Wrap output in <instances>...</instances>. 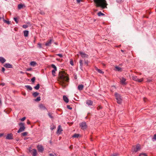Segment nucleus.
Returning <instances> with one entry per match:
<instances>
[{"label": "nucleus", "mask_w": 156, "mask_h": 156, "mask_svg": "<svg viewBox=\"0 0 156 156\" xmlns=\"http://www.w3.org/2000/svg\"><path fill=\"white\" fill-rule=\"evenodd\" d=\"M94 1L97 7H100L102 9L107 8L108 4L106 0H94Z\"/></svg>", "instance_id": "1"}, {"label": "nucleus", "mask_w": 156, "mask_h": 156, "mask_svg": "<svg viewBox=\"0 0 156 156\" xmlns=\"http://www.w3.org/2000/svg\"><path fill=\"white\" fill-rule=\"evenodd\" d=\"M68 75L65 73H63L60 76V83L63 87L66 86L65 82H69V79L68 77Z\"/></svg>", "instance_id": "2"}, {"label": "nucleus", "mask_w": 156, "mask_h": 156, "mask_svg": "<svg viewBox=\"0 0 156 156\" xmlns=\"http://www.w3.org/2000/svg\"><path fill=\"white\" fill-rule=\"evenodd\" d=\"M19 126H20V127L17 133H20V132L23 131L25 129L24 124L23 123L20 122L19 123Z\"/></svg>", "instance_id": "3"}, {"label": "nucleus", "mask_w": 156, "mask_h": 156, "mask_svg": "<svg viewBox=\"0 0 156 156\" xmlns=\"http://www.w3.org/2000/svg\"><path fill=\"white\" fill-rule=\"evenodd\" d=\"M115 96L117 100V102L119 104H121L122 102V99L120 95L117 93H115Z\"/></svg>", "instance_id": "4"}, {"label": "nucleus", "mask_w": 156, "mask_h": 156, "mask_svg": "<svg viewBox=\"0 0 156 156\" xmlns=\"http://www.w3.org/2000/svg\"><path fill=\"white\" fill-rule=\"evenodd\" d=\"M80 126L81 128L83 129H86L87 127V126L86 124V123L85 122H83L80 123Z\"/></svg>", "instance_id": "5"}, {"label": "nucleus", "mask_w": 156, "mask_h": 156, "mask_svg": "<svg viewBox=\"0 0 156 156\" xmlns=\"http://www.w3.org/2000/svg\"><path fill=\"white\" fill-rule=\"evenodd\" d=\"M132 79L134 80L138 81L139 82H140L143 81V79H138L137 76H133L132 77Z\"/></svg>", "instance_id": "6"}, {"label": "nucleus", "mask_w": 156, "mask_h": 156, "mask_svg": "<svg viewBox=\"0 0 156 156\" xmlns=\"http://www.w3.org/2000/svg\"><path fill=\"white\" fill-rule=\"evenodd\" d=\"M79 53L82 58H88V55H87L84 52L80 51Z\"/></svg>", "instance_id": "7"}, {"label": "nucleus", "mask_w": 156, "mask_h": 156, "mask_svg": "<svg viewBox=\"0 0 156 156\" xmlns=\"http://www.w3.org/2000/svg\"><path fill=\"white\" fill-rule=\"evenodd\" d=\"M37 148L38 151L40 152H42L44 150L43 147L41 145L37 146Z\"/></svg>", "instance_id": "8"}, {"label": "nucleus", "mask_w": 156, "mask_h": 156, "mask_svg": "<svg viewBox=\"0 0 156 156\" xmlns=\"http://www.w3.org/2000/svg\"><path fill=\"white\" fill-rule=\"evenodd\" d=\"M133 147L134 148L133 151V152H136L140 149V145L138 144L136 145L135 148L134 147Z\"/></svg>", "instance_id": "9"}, {"label": "nucleus", "mask_w": 156, "mask_h": 156, "mask_svg": "<svg viewBox=\"0 0 156 156\" xmlns=\"http://www.w3.org/2000/svg\"><path fill=\"white\" fill-rule=\"evenodd\" d=\"M121 83L122 84L125 85L126 84V79L123 77H120L119 78Z\"/></svg>", "instance_id": "10"}, {"label": "nucleus", "mask_w": 156, "mask_h": 156, "mask_svg": "<svg viewBox=\"0 0 156 156\" xmlns=\"http://www.w3.org/2000/svg\"><path fill=\"white\" fill-rule=\"evenodd\" d=\"M53 41L52 39H50L47 41L45 45L47 46H50L52 41Z\"/></svg>", "instance_id": "11"}, {"label": "nucleus", "mask_w": 156, "mask_h": 156, "mask_svg": "<svg viewBox=\"0 0 156 156\" xmlns=\"http://www.w3.org/2000/svg\"><path fill=\"white\" fill-rule=\"evenodd\" d=\"M13 135L12 133L8 134L7 135L6 139L8 140H11L12 139Z\"/></svg>", "instance_id": "12"}, {"label": "nucleus", "mask_w": 156, "mask_h": 156, "mask_svg": "<svg viewBox=\"0 0 156 156\" xmlns=\"http://www.w3.org/2000/svg\"><path fill=\"white\" fill-rule=\"evenodd\" d=\"M4 66L6 68H12V66L10 64L6 63H5L4 65Z\"/></svg>", "instance_id": "13"}, {"label": "nucleus", "mask_w": 156, "mask_h": 156, "mask_svg": "<svg viewBox=\"0 0 156 156\" xmlns=\"http://www.w3.org/2000/svg\"><path fill=\"white\" fill-rule=\"evenodd\" d=\"M63 98L64 101L66 103H67L69 102V99L65 95H64L63 97Z\"/></svg>", "instance_id": "14"}, {"label": "nucleus", "mask_w": 156, "mask_h": 156, "mask_svg": "<svg viewBox=\"0 0 156 156\" xmlns=\"http://www.w3.org/2000/svg\"><path fill=\"white\" fill-rule=\"evenodd\" d=\"M83 87H84L83 85L82 84H80L78 86V89L80 91V90H82L83 89Z\"/></svg>", "instance_id": "15"}, {"label": "nucleus", "mask_w": 156, "mask_h": 156, "mask_svg": "<svg viewBox=\"0 0 156 156\" xmlns=\"http://www.w3.org/2000/svg\"><path fill=\"white\" fill-rule=\"evenodd\" d=\"M39 107V108L42 110H44L46 109V108L45 106L42 104H40Z\"/></svg>", "instance_id": "16"}, {"label": "nucleus", "mask_w": 156, "mask_h": 156, "mask_svg": "<svg viewBox=\"0 0 156 156\" xmlns=\"http://www.w3.org/2000/svg\"><path fill=\"white\" fill-rule=\"evenodd\" d=\"M6 61V60L3 57H0V62L3 63L5 62Z\"/></svg>", "instance_id": "17"}, {"label": "nucleus", "mask_w": 156, "mask_h": 156, "mask_svg": "<svg viewBox=\"0 0 156 156\" xmlns=\"http://www.w3.org/2000/svg\"><path fill=\"white\" fill-rule=\"evenodd\" d=\"M24 35L25 37H27L28 36L29 31L28 30H24L23 31Z\"/></svg>", "instance_id": "18"}, {"label": "nucleus", "mask_w": 156, "mask_h": 156, "mask_svg": "<svg viewBox=\"0 0 156 156\" xmlns=\"http://www.w3.org/2000/svg\"><path fill=\"white\" fill-rule=\"evenodd\" d=\"M80 64V68L81 70H83V60H80L79 61Z\"/></svg>", "instance_id": "19"}, {"label": "nucleus", "mask_w": 156, "mask_h": 156, "mask_svg": "<svg viewBox=\"0 0 156 156\" xmlns=\"http://www.w3.org/2000/svg\"><path fill=\"white\" fill-rule=\"evenodd\" d=\"M37 150L35 149H33L32 152V155L33 156H36L37 155Z\"/></svg>", "instance_id": "20"}, {"label": "nucleus", "mask_w": 156, "mask_h": 156, "mask_svg": "<svg viewBox=\"0 0 156 156\" xmlns=\"http://www.w3.org/2000/svg\"><path fill=\"white\" fill-rule=\"evenodd\" d=\"M95 69L99 73L103 74L104 73V72L102 71L101 70L98 69L97 67H95Z\"/></svg>", "instance_id": "21"}, {"label": "nucleus", "mask_w": 156, "mask_h": 156, "mask_svg": "<svg viewBox=\"0 0 156 156\" xmlns=\"http://www.w3.org/2000/svg\"><path fill=\"white\" fill-rule=\"evenodd\" d=\"M62 131V130L61 129L60 126H59L57 130L58 133H59V134H60L61 133Z\"/></svg>", "instance_id": "22"}, {"label": "nucleus", "mask_w": 156, "mask_h": 156, "mask_svg": "<svg viewBox=\"0 0 156 156\" xmlns=\"http://www.w3.org/2000/svg\"><path fill=\"white\" fill-rule=\"evenodd\" d=\"M86 104L88 105H91L93 104V102L91 100H88L87 101Z\"/></svg>", "instance_id": "23"}, {"label": "nucleus", "mask_w": 156, "mask_h": 156, "mask_svg": "<svg viewBox=\"0 0 156 156\" xmlns=\"http://www.w3.org/2000/svg\"><path fill=\"white\" fill-rule=\"evenodd\" d=\"M115 68L116 71H122V68L119 66H116Z\"/></svg>", "instance_id": "24"}, {"label": "nucleus", "mask_w": 156, "mask_h": 156, "mask_svg": "<svg viewBox=\"0 0 156 156\" xmlns=\"http://www.w3.org/2000/svg\"><path fill=\"white\" fill-rule=\"evenodd\" d=\"M25 87L27 89H29L30 90H31L32 89V87L30 85H26Z\"/></svg>", "instance_id": "25"}, {"label": "nucleus", "mask_w": 156, "mask_h": 156, "mask_svg": "<svg viewBox=\"0 0 156 156\" xmlns=\"http://www.w3.org/2000/svg\"><path fill=\"white\" fill-rule=\"evenodd\" d=\"M24 5H23L22 4H19L18 6V9H21L23 7Z\"/></svg>", "instance_id": "26"}, {"label": "nucleus", "mask_w": 156, "mask_h": 156, "mask_svg": "<svg viewBox=\"0 0 156 156\" xmlns=\"http://www.w3.org/2000/svg\"><path fill=\"white\" fill-rule=\"evenodd\" d=\"M40 88V84H37V85L35 86L34 87V88L36 89V90H38Z\"/></svg>", "instance_id": "27"}, {"label": "nucleus", "mask_w": 156, "mask_h": 156, "mask_svg": "<svg viewBox=\"0 0 156 156\" xmlns=\"http://www.w3.org/2000/svg\"><path fill=\"white\" fill-rule=\"evenodd\" d=\"M39 93L37 92H35L33 94V95L35 97L39 95Z\"/></svg>", "instance_id": "28"}, {"label": "nucleus", "mask_w": 156, "mask_h": 156, "mask_svg": "<svg viewBox=\"0 0 156 156\" xmlns=\"http://www.w3.org/2000/svg\"><path fill=\"white\" fill-rule=\"evenodd\" d=\"M36 64V63L34 61L31 62L30 63V65L33 66H35Z\"/></svg>", "instance_id": "29"}, {"label": "nucleus", "mask_w": 156, "mask_h": 156, "mask_svg": "<svg viewBox=\"0 0 156 156\" xmlns=\"http://www.w3.org/2000/svg\"><path fill=\"white\" fill-rule=\"evenodd\" d=\"M79 136L80 134L75 133L73 136V137L74 138H78L79 137Z\"/></svg>", "instance_id": "30"}, {"label": "nucleus", "mask_w": 156, "mask_h": 156, "mask_svg": "<svg viewBox=\"0 0 156 156\" xmlns=\"http://www.w3.org/2000/svg\"><path fill=\"white\" fill-rule=\"evenodd\" d=\"M98 16H105V15L104 14L102 13L101 12H98Z\"/></svg>", "instance_id": "31"}, {"label": "nucleus", "mask_w": 156, "mask_h": 156, "mask_svg": "<svg viewBox=\"0 0 156 156\" xmlns=\"http://www.w3.org/2000/svg\"><path fill=\"white\" fill-rule=\"evenodd\" d=\"M51 67L54 69V70H57V67L54 64H52L51 65Z\"/></svg>", "instance_id": "32"}, {"label": "nucleus", "mask_w": 156, "mask_h": 156, "mask_svg": "<svg viewBox=\"0 0 156 156\" xmlns=\"http://www.w3.org/2000/svg\"><path fill=\"white\" fill-rule=\"evenodd\" d=\"M57 71V70H54V69H53L52 71V75L54 76H55V72Z\"/></svg>", "instance_id": "33"}, {"label": "nucleus", "mask_w": 156, "mask_h": 156, "mask_svg": "<svg viewBox=\"0 0 156 156\" xmlns=\"http://www.w3.org/2000/svg\"><path fill=\"white\" fill-rule=\"evenodd\" d=\"M27 132H25L22 133L21 134V135H22V136H26L27 135Z\"/></svg>", "instance_id": "34"}, {"label": "nucleus", "mask_w": 156, "mask_h": 156, "mask_svg": "<svg viewBox=\"0 0 156 156\" xmlns=\"http://www.w3.org/2000/svg\"><path fill=\"white\" fill-rule=\"evenodd\" d=\"M41 100V98L40 97H37L35 100L36 101H40Z\"/></svg>", "instance_id": "35"}, {"label": "nucleus", "mask_w": 156, "mask_h": 156, "mask_svg": "<svg viewBox=\"0 0 156 156\" xmlns=\"http://www.w3.org/2000/svg\"><path fill=\"white\" fill-rule=\"evenodd\" d=\"M35 80V77H33L31 79V81L33 83H34V82Z\"/></svg>", "instance_id": "36"}, {"label": "nucleus", "mask_w": 156, "mask_h": 156, "mask_svg": "<svg viewBox=\"0 0 156 156\" xmlns=\"http://www.w3.org/2000/svg\"><path fill=\"white\" fill-rule=\"evenodd\" d=\"M4 22L5 23H7V24H9L10 23V21H9L7 20H4Z\"/></svg>", "instance_id": "37"}, {"label": "nucleus", "mask_w": 156, "mask_h": 156, "mask_svg": "<svg viewBox=\"0 0 156 156\" xmlns=\"http://www.w3.org/2000/svg\"><path fill=\"white\" fill-rule=\"evenodd\" d=\"M48 115L50 118H51L52 119L53 118V117L52 116V114H51L50 113H48Z\"/></svg>", "instance_id": "38"}, {"label": "nucleus", "mask_w": 156, "mask_h": 156, "mask_svg": "<svg viewBox=\"0 0 156 156\" xmlns=\"http://www.w3.org/2000/svg\"><path fill=\"white\" fill-rule=\"evenodd\" d=\"M139 156H147L145 154L141 153L140 154Z\"/></svg>", "instance_id": "39"}, {"label": "nucleus", "mask_w": 156, "mask_h": 156, "mask_svg": "<svg viewBox=\"0 0 156 156\" xmlns=\"http://www.w3.org/2000/svg\"><path fill=\"white\" fill-rule=\"evenodd\" d=\"M38 47L40 48H42V47L41 46V44L40 43H38Z\"/></svg>", "instance_id": "40"}, {"label": "nucleus", "mask_w": 156, "mask_h": 156, "mask_svg": "<svg viewBox=\"0 0 156 156\" xmlns=\"http://www.w3.org/2000/svg\"><path fill=\"white\" fill-rule=\"evenodd\" d=\"M67 107L68 109L70 110H71L72 109V108L70 107L69 105H67Z\"/></svg>", "instance_id": "41"}, {"label": "nucleus", "mask_w": 156, "mask_h": 156, "mask_svg": "<svg viewBox=\"0 0 156 156\" xmlns=\"http://www.w3.org/2000/svg\"><path fill=\"white\" fill-rule=\"evenodd\" d=\"M22 27L23 28H26L28 27V26L27 25H23Z\"/></svg>", "instance_id": "42"}, {"label": "nucleus", "mask_w": 156, "mask_h": 156, "mask_svg": "<svg viewBox=\"0 0 156 156\" xmlns=\"http://www.w3.org/2000/svg\"><path fill=\"white\" fill-rule=\"evenodd\" d=\"M84 64L86 65L87 66H88V62L87 60H85L84 62Z\"/></svg>", "instance_id": "43"}, {"label": "nucleus", "mask_w": 156, "mask_h": 156, "mask_svg": "<svg viewBox=\"0 0 156 156\" xmlns=\"http://www.w3.org/2000/svg\"><path fill=\"white\" fill-rule=\"evenodd\" d=\"M26 118L25 117H23L22 118V119H20V120L22 121H24L26 119Z\"/></svg>", "instance_id": "44"}, {"label": "nucleus", "mask_w": 156, "mask_h": 156, "mask_svg": "<svg viewBox=\"0 0 156 156\" xmlns=\"http://www.w3.org/2000/svg\"><path fill=\"white\" fill-rule=\"evenodd\" d=\"M32 70V68H28L27 69H26V71H30Z\"/></svg>", "instance_id": "45"}, {"label": "nucleus", "mask_w": 156, "mask_h": 156, "mask_svg": "<svg viewBox=\"0 0 156 156\" xmlns=\"http://www.w3.org/2000/svg\"><path fill=\"white\" fill-rule=\"evenodd\" d=\"M14 20L16 22V23H18V21H17V18H14Z\"/></svg>", "instance_id": "46"}, {"label": "nucleus", "mask_w": 156, "mask_h": 156, "mask_svg": "<svg viewBox=\"0 0 156 156\" xmlns=\"http://www.w3.org/2000/svg\"><path fill=\"white\" fill-rule=\"evenodd\" d=\"M50 156H57L55 154H49Z\"/></svg>", "instance_id": "47"}, {"label": "nucleus", "mask_w": 156, "mask_h": 156, "mask_svg": "<svg viewBox=\"0 0 156 156\" xmlns=\"http://www.w3.org/2000/svg\"><path fill=\"white\" fill-rule=\"evenodd\" d=\"M70 63L72 66H73V62L72 60H71L70 61Z\"/></svg>", "instance_id": "48"}, {"label": "nucleus", "mask_w": 156, "mask_h": 156, "mask_svg": "<svg viewBox=\"0 0 156 156\" xmlns=\"http://www.w3.org/2000/svg\"><path fill=\"white\" fill-rule=\"evenodd\" d=\"M57 55L59 56L60 57H62V55L61 54H58Z\"/></svg>", "instance_id": "49"}, {"label": "nucleus", "mask_w": 156, "mask_h": 156, "mask_svg": "<svg viewBox=\"0 0 156 156\" xmlns=\"http://www.w3.org/2000/svg\"><path fill=\"white\" fill-rule=\"evenodd\" d=\"M102 108V107L101 106H99L97 107V109H101Z\"/></svg>", "instance_id": "50"}, {"label": "nucleus", "mask_w": 156, "mask_h": 156, "mask_svg": "<svg viewBox=\"0 0 156 156\" xmlns=\"http://www.w3.org/2000/svg\"><path fill=\"white\" fill-rule=\"evenodd\" d=\"M40 13L42 15H44V13L43 11H41Z\"/></svg>", "instance_id": "51"}, {"label": "nucleus", "mask_w": 156, "mask_h": 156, "mask_svg": "<svg viewBox=\"0 0 156 156\" xmlns=\"http://www.w3.org/2000/svg\"><path fill=\"white\" fill-rule=\"evenodd\" d=\"M122 0H117V2L118 3H121L122 2Z\"/></svg>", "instance_id": "52"}, {"label": "nucleus", "mask_w": 156, "mask_h": 156, "mask_svg": "<svg viewBox=\"0 0 156 156\" xmlns=\"http://www.w3.org/2000/svg\"><path fill=\"white\" fill-rule=\"evenodd\" d=\"M153 139L156 140V134L154 135Z\"/></svg>", "instance_id": "53"}, {"label": "nucleus", "mask_w": 156, "mask_h": 156, "mask_svg": "<svg viewBox=\"0 0 156 156\" xmlns=\"http://www.w3.org/2000/svg\"><path fill=\"white\" fill-rule=\"evenodd\" d=\"M5 69L4 67H2V71L3 72H4V71H5Z\"/></svg>", "instance_id": "54"}, {"label": "nucleus", "mask_w": 156, "mask_h": 156, "mask_svg": "<svg viewBox=\"0 0 156 156\" xmlns=\"http://www.w3.org/2000/svg\"><path fill=\"white\" fill-rule=\"evenodd\" d=\"M1 85L4 86L5 85V83H2L0 84Z\"/></svg>", "instance_id": "55"}, {"label": "nucleus", "mask_w": 156, "mask_h": 156, "mask_svg": "<svg viewBox=\"0 0 156 156\" xmlns=\"http://www.w3.org/2000/svg\"><path fill=\"white\" fill-rule=\"evenodd\" d=\"M81 0H76L77 2L78 3H80Z\"/></svg>", "instance_id": "56"}, {"label": "nucleus", "mask_w": 156, "mask_h": 156, "mask_svg": "<svg viewBox=\"0 0 156 156\" xmlns=\"http://www.w3.org/2000/svg\"><path fill=\"white\" fill-rule=\"evenodd\" d=\"M55 128V127H51L50 128V129L51 130H53L54 128Z\"/></svg>", "instance_id": "57"}, {"label": "nucleus", "mask_w": 156, "mask_h": 156, "mask_svg": "<svg viewBox=\"0 0 156 156\" xmlns=\"http://www.w3.org/2000/svg\"><path fill=\"white\" fill-rule=\"evenodd\" d=\"M151 81V80L150 79H148L147 81L148 82H150Z\"/></svg>", "instance_id": "58"}, {"label": "nucleus", "mask_w": 156, "mask_h": 156, "mask_svg": "<svg viewBox=\"0 0 156 156\" xmlns=\"http://www.w3.org/2000/svg\"><path fill=\"white\" fill-rule=\"evenodd\" d=\"M3 135V133H0V137L2 136Z\"/></svg>", "instance_id": "59"}, {"label": "nucleus", "mask_w": 156, "mask_h": 156, "mask_svg": "<svg viewBox=\"0 0 156 156\" xmlns=\"http://www.w3.org/2000/svg\"><path fill=\"white\" fill-rule=\"evenodd\" d=\"M20 73L21 74H24V73L23 71H20Z\"/></svg>", "instance_id": "60"}, {"label": "nucleus", "mask_w": 156, "mask_h": 156, "mask_svg": "<svg viewBox=\"0 0 156 156\" xmlns=\"http://www.w3.org/2000/svg\"><path fill=\"white\" fill-rule=\"evenodd\" d=\"M112 156H117V154H115L113 155Z\"/></svg>", "instance_id": "61"}, {"label": "nucleus", "mask_w": 156, "mask_h": 156, "mask_svg": "<svg viewBox=\"0 0 156 156\" xmlns=\"http://www.w3.org/2000/svg\"><path fill=\"white\" fill-rule=\"evenodd\" d=\"M27 123L28 124H30V122H29V121L27 122Z\"/></svg>", "instance_id": "62"}, {"label": "nucleus", "mask_w": 156, "mask_h": 156, "mask_svg": "<svg viewBox=\"0 0 156 156\" xmlns=\"http://www.w3.org/2000/svg\"><path fill=\"white\" fill-rule=\"evenodd\" d=\"M121 51L122 52H123V50H121Z\"/></svg>", "instance_id": "63"}, {"label": "nucleus", "mask_w": 156, "mask_h": 156, "mask_svg": "<svg viewBox=\"0 0 156 156\" xmlns=\"http://www.w3.org/2000/svg\"><path fill=\"white\" fill-rule=\"evenodd\" d=\"M26 73V74H27V75H28V74H29L28 73Z\"/></svg>", "instance_id": "64"}]
</instances>
